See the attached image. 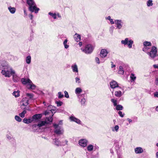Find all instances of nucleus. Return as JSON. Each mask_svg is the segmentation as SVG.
<instances>
[{
	"mask_svg": "<svg viewBox=\"0 0 158 158\" xmlns=\"http://www.w3.org/2000/svg\"><path fill=\"white\" fill-rule=\"evenodd\" d=\"M114 28V27H113V26L111 27L110 28V29L109 30V31H110V33L111 34H113Z\"/></svg>",
	"mask_w": 158,
	"mask_h": 158,
	"instance_id": "09e8293b",
	"label": "nucleus"
},
{
	"mask_svg": "<svg viewBox=\"0 0 158 158\" xmlns=\"http://www.w3.org/2000/svg\"><path fill=\"white\" fill-rule=\"evenodd\" d=\"M23 121L24 123L26 124H29L33 122L32 117L29 118L28 119L24 118Z\"/></svg>",
	"mask_w": 158,
	"mask_h": 158,
	"instance_id": "aec40b11",
	"label": "nucleus"
},
{
	"mask_svg": "<svg viewBox=\"0 0 158 158\" xmlns=\"http://www.w3.org/2000/svg\"><path fill=\"white\" fill-rule=\"evenodd\" d=\"M58 98H61L64 97V95L62 94V93L60 92H59L58 93Z\"/></svg>",
	"mask_w": 158,
	"mask_h": 158,
	"instance_id": "37998d69",
	"label": "nucleus"
},
{
	"mask_svg": "<svg viewBox=\"0 0 158 158\" xmlns=\"http://www.w3.org/2000/svg\"><path fill=\"white\" fill-rule=\"evenodd\" d=\"M29 17L30 18V19L32 20L33 18V16L32 14H31L29 15Z\"/></svg>",
	"mask_w": 158,
	"mask_h": 158,
	"instance_id": "bf43d9fd",
	"label": "nucleus"
},
{
	"mask_svg": "<svg viewBox=\"0 0 158 158\" xmlns=\"http://www.w3.org/2000/svg\"><path fill=\"white\" fill-rule=\"evenodd\" d=\"M4 61H2L1 62H0V69H3L5 65V64H2V62Z\"/></svg>",
	"mask_w": 158,
	"mask_h": 158,
	"instance_id": "3c124183",
	"label": "nucleus"
},
{
	"mask_svg": "<svg viewBox=\"0 0 158 158\" xmlns=\"http://www.w3.org/2000/svg\"><path fill=\"white\" fill-rule=\"evenodd\" d=\"M118 73L119 74H121L122 75L124 74V71L123 67L122 66H120L119 67V69L118 71Z\"/></svg>",
	"mask_w": 158,
	"mask_h": 158,
	"instance_id": "cd10ccee",
	"label": "nucleus"
},
{
	"mask_svg": "<svg viewBox=\"0 0 158 158\" xmlns=\"http://www.w3.org/2000/svg\"><path fill=\"white\" fill-rule=\"evenodd\" d=\"M21 81L23 85H26L27 88L29 89H34L35 88V86L32 83L31 81L29 78H22Z\"/></svg>",
	"mask_w": 158,
	"mask_h": 158,
	"instance_id": "7ed1b4c3",
	"label": "nucleus"
},
{
	"mask_svg": "<svg viewBox=\"0 0 158 158\" xmlns=\"http://www.w3.org/2000/svg\"><path fill=\"white\" fill-rule=\"evenodd\" d=\"M116 106V109L117 110H122L123 109V106L121 105H117Z\"/></svg>",
	"mask_w": 158,
	"mask_h": 158,
	"instance_id": "f704fd0d",
	"label": "nucleus"
},
{
	"mask_svg": "<svg viewBox=\"0 0 158 158\" xmlns=\"http://www.w3.org/2000/svg\"><path fill=\"white\" fill-rule=\"evenodd\" d=\"M37 126V125H36L35 124H33L32 125V127L33 128H34V127H36Z\"/></svg>",
	"mask_w": 158,
	"mask_h": 158,
	"instance_id": "680f3d73",
	"label": "nucleus"
},
{
	"mask_svg": "<svg viewBox=\"0 0 158 158\" xmlns=\"http://www.w3.org/2000/svg\"><path fill=\"white\" fill-rule=\"evenodd\" d=\"M157 52V48L155 46H153L151 51L150 52H147V54L151 58L153 59L156 56Z\"/></svg>",
	"mask_w": 158,
	"mask_h": 158,
	"instance_id": "423d86ee",
	"label": "nucleus"
},
{
	"mask_svg": "<svg viewBox=\"0 0 158 158\" xmlns=\"http://www.w3.org/2000/svg\"><path fill=\"white\" fill-rule=\"evenodd\" d=\"M67 42L68 40L67 39H65L63 42V44L65 48L66 49L68 48L69 47V45L67 44Z\"/></svg>",
	"mask_w": 158,
	"mask_h": 158,
	"instance_id": "c9c22d12",
	"label": "nucleus"
},
{
	"mask_svg": "<svg viewBox=\"0 0 158 158\" xmlns=\"http://www.w3.org/2000/svg\"><path fill=\"white\" fill-rule=\"evenodd\" d=\"M64 96L67 98H69V96L68 93L67 91H65L64 92Z\"/></svg>",
	"mask_w": 158,
	"mask_h": 158,
	"instance_id": "de8ad7c7",
	"label": "nucleus"
},
{
	"mask_svg": "<svg viewBox=\"0 0 158 158\" xmlns=\"http://www.w3.org/2000/svg\"><path fill=\"white\" fill-rule=\"evenodd\" d=\"M143 152V149L140 147H139V153H142Z\"/></svg>",
	"mask_w": 158,
	"mask_h": 158,
	"instance_id": "603ef678",
	"label": "nucleus"
},
{
	"mask_svg": "<svg viewBox=\"0 0 158 158\" xmlns=\"http://www.w3.org/2000/svg\"><path fill=\"white\" fill-rule=\"evenodd\" d=\"M23 10H24V15L26 16H27V14L26 12V10L25 9H24Z\"/></svg>",
	"mask_w": 158,
	"mask_h": 158,
	"instance_id": "0e129e2a",
	"label": "nucleus"
},
{
	"mask_svg": "<svg viewBox=\"0 0 158 158\" xmlns=\"http://www.w3.org/2000/svg\"><path fill=\"white\" fill-rule=\"evenodd\" d=\"M94 146L92 144H89L87 147V150L89 152H91L93 150Z\"/></svg>",
	"mask_w": 158,
	"mask_h": 158,
	"instance_id": "c85d7f7f",
	"label": "nucleus"
},
{
	"mask_svg": "<svg viewBox=\"0 0 158 158\" xmlns=\"http://www.w3.org/2000/svg\"><path fill=\"white\" fill-rule=\"evenodd\" d=\"M54 115V114H52L51 115H50L48 117H46L45 122H46V124H48L51 123L53 120L52 116Z\"/></svg>",
	"mask_w": 158,
	"mask_h": 158,
	"instance_id": "a211bd4d",
	"label": "nucleus"
},
{
	"mask_svg": "<svg viewBox=\"0 0 158 158\" xmlns=\"http://www.w3.org/2000/svg\"><path fill=\"white\" fill-rule=\"evenodd\" d=\"M95 61L98 64H99L100 62L99 61V58L98 57H96L95 58Z\"/></svg>",
	"mask_w": 158,
	"mask_h": 158,
	"instance_id": "864d4df0",
	"label": "nucleus"
},
{
	"mask_svg": "<svg viewBox=\"0 0 158 158\" xmlns=\"http://www.w3.org/2000/svg\"><path fill=\"white\" fill-rule=\"evenodd\" d=\"M15 120L19 122H20L22 121V119L18 116L16 115L15 116Z\"/></svg>",
	"mask_w": 158,
	"mask_h": 158,
	"instance_id": "a19ab883",
	"label": "nucleus"
},
{
	"mask_svg": "<svg viewBox=\"0 0 158 158\" xmlns=\"http://www.w3.org/2000/svg\"><path fill=\"white\" fill-rule=\"evenodd\" d=\"M53 143L55 144L57 146H64L67 144L68 141L67 140H65V144L62 143L59 141L58 139L55 138L53 139Z\"/></svg>",
	"mask_w": 158,
	"mask_h": 158,
	"instance_id": "9d476101",
	"label": "nucleus"
},
{
	"mask_svg": "<svg viewBox=\"0 0 158 158\" xmlns=\"http://www.w3.org/2000/svg\"><path fill=\"white\" fill-rule=\"evenodd\" d=\"M155 82V84L156 85H158V78H157L156 79Z\"/></svg>",
	"mask_w": 158,
	"mask_h": 158,
	"instance_id": "6e6d98bb",
	"label": "nucleus"
},
{
	"mask_svg": "<svg viewBox=\"0 0 158 158\" xmlns=\"http://www.w3.org/2000/svg\"><path fill=\"white\" fill-rule=\"evenodd\" d=\"M154 96L155 97L158 98V92H156L154 94Z\"/></svg>",
	"mask_w": 158,
	"mask_h": 158,
	"instance_id": "5fc2aeb1",
	"label": "nucleus"
},
{
	"mask_svg": "<svg viewBox=\"0 0 158 158\" xmlns=\"http://www.w3.org/2000/svg\"><path fill=\"white\" fill-rule=\"evenodd\" d=\"M69 119L71 121L74 122L79 124H81V120L73 116H71L69 117Z\"/></svg>",
	"mask_w": 158,
	"mask_h": 158,
	"instance_id": "2eb2a0df",
	"label": "nucleus"
},
{
	"mask_svg": "<svg viewBox=\"0 0 158 158\" xmlns=\"http://www.w3.org/2000/svg\"><path fill=\"white\" fill-rule=\"evenodd\" d=\"M111 102L113 103L114 106H116L117 105V101L114 99H111Z\"/></svg>",
	"mask_w": 158,
	"mask_h": 158,
	"instance_id": "ea45409f",
	"label": "nucleus"
},
{
	"mask_svg": "<svg viewBox=\"0 0 158 158\" xmlns=\"http://www.w3.org/2000/svg\"><path fill=\"white\" fill-rule=\"evenodd\" d=\"M152 0H149L147 2V6H152L153 5V3H152Z\"/></svg>",
	"mask_w": 158,
	"mask_h": 158,
	"instance_id": "4c0bfd02",
	"label": "nucleus"
},
{
	"mask_svg": "<svg viewBox=\"0 0 158 158\" xmlns=\"http://www.w3.org/2000/svg\"><path fill=\"white\" fill-rule=\"evenodd\" d=\"M42 114H36L33 115L31 117L33 121H36L40 119L42 117Z\"/></svg>",
	"mask_w": 158,
	"mask_h": 158,
	"instance_id": "dca6fc26",
	"label": "nucleus"
},
{
	"mask_svg": "<svg viewBox=\"0 0 158 158\" xmlns=\"http://www.w3.org/2000/svg\"><path fill=\"white\" fill-rule=\"evenodd\" d=\"M6 138L9 140H11L13 138L12 137H11L9 135L7 134L6 135Z\"/></svg>",
	"mask_w": 158,
	"mask_h": 158,
	"instance_id": "8fccbe9b",
	"label": "nucleus"
},
{
	"mask_svg": "<svg viewBox=\"0 0 158 158\" xmlns=\"http://www.w3.org/2000/svg\"><path fill=\"white\" fill-rule=\"evenodd\" d=\"M121 43L124 45H127L128 48H132L133 41L131 40H129L128 38H126L124 40H122L121 41Z\"/></svg>",
	"mask_w": 158,
	"mask_h": 158,
	"instance_id": "0eeeda50",
	"label": "nucleus"
},
{
	"mask_svg": "<svg viewBox=\"0 0 158 158\" xmlns=\"http://www.w3.org/2000/svg\"><path fill=\"white\" fill-rule=\"evenodd\" d=\"M12 76L13 77L12 80L14 82H18V77L17 74L15 73H15H13Z\"/></svg>",
	"mask_w": 158,
	"mask_h": 158,
	"instance_id": "4be33fe9",
	"label": "nucleus"
},
{
	"mask_svg": "<svg viewBox=\"0 0 158 158\" xmlns=\"http://www.w3.org/2000/svg\"><path fill=\"white\" fill-rule=\"evenodd\" d=\"M82 89L80 87L77 88L75 90V93L78 97V95H81L80 94L82 92Z\"/></svg>",
	"mask_w": 158,
	"mask_h": 158,
	"instance_id": "b1692460",
	"label": "nucleus"
},
{
	"mask_svg": "<svg viewBox=\"0 0 158 158\" xmlns=\"http://www.w3.org/2000/svg\"><path fill=\"white\" fill-rule=\"evenodd\" d=\"M153 66L154 68L158 69V64H154Z\"/></svg>",
	"mask_w": 158,
	"mask_h": 158,
	"instance_id": "052dcab7",
	"label": "nucleus"
},
{
	"mask_svg": "<svg viewBox=\"0 0 158 158\" xmlns=\"http://www.w3.org/2000/svg\"><path fill=\"white\" fill-rule=\"evenodd\" d=\"M26 95L27 96L29 97L30 99H31L33 97V95L30 93H27Z\"/></svg>",
	"mask_w": 158,
	"mask_h": 158,
	"instance_id": "a18cd8bd",
	"label": "nucleus"
},
{
	"mask_svg": "<svg viewBox=\"0 0 158 158\" xmlns=\"http://www.w3.org/2000/svg\"><path fill=\"white\" fill-rule=\"evenodd\" d=\"M73 37L75 40L77 42L80 41L81 40V35L77 33H76L74 35Z\"/></svg>",
	"mask_w": 158,
	"mask_h": 158,
	"instance_id": "5701e85b",
	"label": "nucleus"
},
{
	"mask_svg": "<svg viewBox=\"0 0 158 158\" xmlns=\"http://www.w3.org/2000/svg\"><path fill=\"white\" fill-rule=\"evenodd\" d=\"M54 110L53 109H51L50 110H47L45 111L43 114L45 115L50 114L51 113H52V114H54L53 111H54Z\"/></svg>",
	"mask_w": 158,
	"mask_h": 158,
	"instance_id": "a878e982",
	"label": "nucleus"
},
{
	"mask_svg": "<svg viewBox=\"0 0 158 158\" xmlns=\"http://www.w3.org/2000/svg\"><path fill=\"white\" fill-rule=\"evenodd\" d=\"M106 19L110 20V19H111V17L110 16H108L106 18Z\"/></svg>",
	"mask_w": 158,
	"mask_h": 158,
	"instance_id": "338daca9",
	"label": "nucleus"
},
{
	"mask_svg": "<svg viewBox=\"0 0 158 158\" xmlns=\"http://www.w3.org/2000/svg\"><path fill=\"white\" fill-rule=\"evenodd\" d=\"M27 3L29 6V10L31 12H35L37 13L40 10L39 8L36 6V4L34 0H26Z\"/></svg>",
	"mask_w": 158,
	"mask_h": 158,
	"instance_id": "f03ea898",
	"label": "nucleus"
},
{
	"mask_svg": "<svg viewBox=\"0 0 158 158\" xmlns=\"http://www.w3.org/2000/svg\"><path fill=\"white\" fill-rule=\"evenodd\" d=\"M85 94H81V95H78V98L80 99V102L82 106H85L86 99L85 98Z\"/></svg>",
	"mask_w": 158,
	"mask_h": 158,
	"instance_id": "1a4fd4ad",
	"label": "nucleus"
},
{
	"mask_svg": "<svg viewBox=\"0 0 158 158\" xmlns=\"http://www.w3.org/2000/svg\"><path fill=\"white\" fill-rule=\"evenodd\" d=\"M75 79L76 83H77L78 84H79L81 82L79 77H76L75 78Z\"/></svg>",
	"mask_w": 158,
	"mask_h": 158,
	"instance_id": "49530a36",
	"label": "nucleus"
},
{
	"mask_svg": "<svg viewBox=\"0 0 158 158\" xmlns=\"http://www.w3.org/2000/svg\"><path fill=\"white\" fill-rule=\"evenodd\" d=\"M46 124L45 121H41L39 122L37 126L39 127H40L44 126H45Z\"/></svg>",
	"mask_w": 158,
	"mask_h": 158,
	"instance_id": "7c9ffc66",
	"label": "nucleus"
},
{
	"mask_svg": "<svg viewBox=\"0 0 158 158\" xmlns=\"http://www.w3.org/2000/svg\"><path fill=\"white\" fill-rule=\"evenodd\" d=\"M119 126L118 125H116L114 127H113L112 128V130L113 131H116L118 132L119 129Z\"/></svg>",
	"mask_w": 158,
	"mask_h": 158,
	"instance_id": "e433bc0d",
	"label": "nucleus"
},
{
	"mask_svg": "<svg viewBox=\"0 0 158 158\" xmlns=\"http://www.w3.org/2000/svg\"><path fill=\"white\" fill-rule=\"evenodd\" d=\"M122 88L120 87V88L118 89L113 90L111 92L112 94L113 93H114V95L117 97L120 98L123 95L122 92L121 90H123Z\"/></svg>",
	"mask_w": 158,
	"mask_h": 158,
	"instance_id": "6e6552de",
	"label": "nucleus"
},
{
	"mask_svg": "<svg viewBox=\"0 0 158 158\" xmlns=\"http://www.w3.org/2000/svg\"><path fill=\"white\" fill-rule=\"evenodd\" d=\"M114 145L115 146V148L116 150L118 151L120 147V146L119 144V143L117 141H116L114 143Z\"/></svg>",
	"mask_w": 158,
	"mask_h": 158,
	"instance_id": "bb28decb",
	"label": "nucleus"
},
{
	"mask_svg": "<svg viewBox=\"0 0 158 158\" xmlns=\"http://www.w3.org/2000/svg\"><path fill=\"white\" fill-rule=\"evenodd\" d=\"M127 120L128 121L129 123H131L132 122V120L131 119L128 118L127 119Z\"/></svg>",
	"mask_w": 158,
	"mask_h": 158,
	"instance_id": "e2e57ef3",
	"label": "nucleus"
},
{
	"mask_svg": "<svg viewBox=\"0 0 158 158\" xmlns=\"http://www.w3.org/2000/svg\"><path fill=\"white\" fill-rule=\"evenodd\" d=\"M19 91L18 90L17 91H14L12 93L13 96H14L15 97H17L19 96Z\"/></svg>",
	"mask_w": 158,
	"mask_h": 158,
	"instance_id": "72a5a7b5",
	"label": "nucleus"
},
{
	"mask_svg": "<svg viewBox=\"0 0 158 158\" xmlns=\"http://www.w3.org/2000/svg\"><path fill=\"white\" fill-rule=\"evenodd\" d=\"M22 105L27 106L28 104V100L27 98H23L22 101Z\"/></svg>",
	"mask_w": 158,
	"mask_h": 158,
	"instance_id": "412c9836",
	"label": "nucleus"
},
{
	"mask_svg": "<svg viewBox=\"0 0 158 158\" xmlns=\"http://www.w3.org/2000/svg\"><path fill=\"white\" fill-rule=\"evenodd\" d=\"M118 114L121 117H123L125 115L124 113H123L120 111H119L118 112Z\"/></svg>",
	"mask_w": 158,
	"mask_h": 158,
	"instance_id": "c03bdc74",
	"label": "nucleus"
},
{
	"mask_svg": "<svg viewBox=\"0 0 158 158\" xmlns=\"http://www.w3.org/2000/svg\"><path fill=\"white\" fill-rule=\"evenodd\" d=\"M94 49L93 46L90 44L86 45L84 49L81 48V50L87 54L91 53Z\"/></svg>",
	"mask_w": 158,
	"mask_h": 158,
	"instance_id": "39448f33",
	"label": "nucleus"
},
{
	"mask_svg": "<svg viewBox=\"0 0 158 158\" xmlns=\"http://www.w3.org/2000/svg\"><path fill=\"white\" fill-rule=\"evenodd\" d=\"M135 152L136 154L138 153V147L135 148Z\"/></svg>",
	"mask_w": 158,
	"mask_h": 158,
	"instance_id": "4d7b16f0",
	"label": "nucleus"
},
{
	"mask_svg": "<svg viewBox=\"0 0 158 158\" xmlns=\"http://www.w3.org/2000/svg\"><path fill=\"white\" fill-rule=\"evenodd\" d=\"M111 63H112V64H111V68H113V67H115V65L114 64H112L113 63V62H111Z\"/></svg>",
	"mask_w": 158,
	"mask_h": 158,
	"instance_id": "69168bd1",
	"label": "nucleus"
},
{
	"mask_svg": "<svg viewBox=\"0 0 158 158\" xmlns=\"http://www.w3.org/2000/svg\"><path fill=\"white\" fill-rule=\"evenodd\" d=\"M110 87L114 90L115 89L118 88H120V87L118 85V84L117 82L115 81H112L110 83Z\"/></svg>",
	"mask_w": 158,
	"mask_h": 158,
	"instance_id": "9b49d317",
	"label": "nucleus"
},
{
	"mask_svg": "<svg viewBox=\"0 0 158 158\" xmlns=\"http://www.w3.org/2000/svg\"><path fill=\"white\" fill-rule=\"evenodd\" d=\"M109 52L106 49H102L100 52V55L101 57L104 58L106 56L108 53Z\"/></svg>",
	"mask_w": 158,
	"mask_h": 158,
	"instance_id": "ddd939ff",
	"label": "nucleus"
},
{
	"mask_svg": "<svg viewBox=\"0 0 158 158\" xmlns=\"http://www.w3.org/2000/svg\"><path fill=\"white\" fill-rule=\"evenodd\" d=\"M131 81L132 82L134 81L136 79V77L133 73H131L130 75Z\"/></svg>",
	"mask_w": 158,
	"mask_h": 158,
	"instance_id": "473e14b6",
	"label": "nucleus"
},
{
	"mask_svg": "<svg viewBox=\"0 0 158 158\" xmlns=\"http://www.w3.org/2000/svg\"><path fill=\"white\" fill-rule=\"evenodd\" d=\"M71 68L72 71L73 72L78 73V67L77 64H74L71 66Z\"/></svg>",
	"mask_w": 158,
	"mask_h": 158,
	"instance_id": "6ab92c4d",
	"label": "nucleus"
},
{
	"mask_svg": "<svg viewBox=\"0 0 158 158\" xmlns=\"http://www.w3.org/2000/svg\"><path fill=\"white\" fill-rule=\"evenodd\" d=\"M8 10L12 14H14L16 10V8L14 7H12L11 6H10L8 7Z\"/></svg>",
	"mask_w": 158,
	"mask_h": 158,
	"instance_id": "393cba45",
	"label": "nucleus"
},
{
	"mask_svg": "<svg viewBox=\"0 0 158 158\" xmlns=\"http://www.w3.org/2000/svg\"><path fill=\"white\" fill-rule=\"evenodd\" d=\"M31 57L29 55L27 56L26 58V62L27 64H30L31 62Z\"/></svg>",
	"mask_w": 158,
	"mask_h": 158,
	"instance_id": "2f4dec72",
	"label": "nucleus"
},
{
	"mask_svg": "<svg viewBox=\"0 0 158 158\" xmlns=\"http://www.w3.org/2000/svg\"><path fill=\"white\" fill-rule=\"evenodd\" d=\"M48 15L52 16V17L54 19L56 18V15L55 13H53L51 12H49L48 13Z\"/></svg>",
	"mask_w": 158,
	"mask_h": 158,
	"instance_id": "58836bf2",
	"label": "nucleus"
},
{
	"mask_svg": "<svg viewBox=\"0 0 158 158\" xmlns=\"http://www.w3.org/2000/svg\"><path fill=\"white\" fill-rule=\"evenodd\" d=\"M114 23L116 25L117 28L120 29L123 26V22L121 20H115L114 21Z\"/></svg>",
	"mask_w": 158,
	"mask_h": 158,
	"instance_id": "4468645a",
	"label": "nucleus"
},
{
	"mask_svg": "<svg viewBox=\"0 0 158 158\" xmlns=\"http://www.w3.org/2000/svg\"><path fill=\"white\" fill-rule=\"evenodd\" d=\"M26 109V108H24V110L23 111L19 114V115L21 117L23 118L25 117V115L27 113V111L25 110Z\"/></svg>",
	"mask_w": 158,
	"mask_h": 158,
	"instance_id": "c756f323",
	"label": "nucleus"
},
{
	"mask_svg": "<svg viewBox=\"0 0 158 158\" xmlns=\"http://www.w3.org/2000/svg\"><path fill=\"white\" fill-rule=\"evenodd\" d=\"M56 103L57 104V106H60L62 105L63 104V102L60 101H56Z\"/></svg>",
	"mask_w": 158,
	"mask_h": 158,
	"instance_id": "79ce46f5",
	"label": "nucleus"
},
{
	"mask_svg": "<svg viewBox=\"0 0 158 158\" xmlns=\"http://www.w3.org/2000/svg\"><path fill=\"white\" fill-rule=\"evenodd\" d=\"M88 142L86 139H81L79 141L78 143L80 146L83 147H86Z\"/></svg>",
	"mask_w": 158,
	"mask_h": 158,
	"instance_id": "f8f14e48",
	"label": "nucleus"
},
{
	"mask_svg": "<svg viewBox=\"0 0 158 158\" xmlns=\"http://www.w3.org/2000/svg\"><path fill=\"white\" fill-rule=\"evenodd\" d=\"M53 126L54 127V133L58 135H62L63 134L64 131L62 127L59 126V124H53Z\"/></svg>",
	"mask_w": 158,
	"mask_h": 158,
	"instance_id": "20e7f679",
	"label": "nucleus"
},
{
	"mask_svg": "<svg viewBox=\"0 0 158 158\" xmlns=\"http://www.w3.org/2000/svg\"><path fill=\"white\" fill-rule=\"evenodd\" d=\"M2 69L1 73L6 77H10L13 73H15V70L9 65H5Z\"/></svg>",
	"mask_w": 158,
	"mask_h": 158,
	"instance_id": "f257e3e1",
	"label": "nucleus"
},
{
	"mask_svg": "<svg viewBox=\"0 0 158 158\" xmlns=\"http://www.w3.org/2000/svg\"><path fill=\"white\" fill-rule=\"evenodd\" d=\"M156 158H158V152H157L156 153Z\"/></svg>",
	"mask_w": 158,
	"mask_h": 158,
	"instance_id": "774afa93",
	"label": "nucleus"
},
{
	"mask_svg": "<svg viewBox=\"0 0 158 158\" xmlns=\"http://www.w3.org/2000/svg\"><path fill=\"white\" fill-rule=\"evenodd\" d=\"M144 46V48H143V50L144 52H146L148 48V46H151V43L149 42L145 41L143 43Z\"/></svg>",
	"mask_w": 158,
	"mask_h": 158,
	"instance_id": "f3484780",
	"label": "nucleus"
},
{
	"mask_svg": "<svg viewBox=\"0 0 158 158\" xmlns=\"http://www.w3.org/2000/svg\"><path fill=\"white\" fill-rule=\"evenodd\" d=\"M109 20L110 22V23L111 24H113L114 23V21H113V20L112 19H110V20Z\"/></svg>",
	"mask_w": 158,
	"mask_h": 158,
	"instance_id": "13d9d810",
	"label": "nucleus"
}]
</instances>
